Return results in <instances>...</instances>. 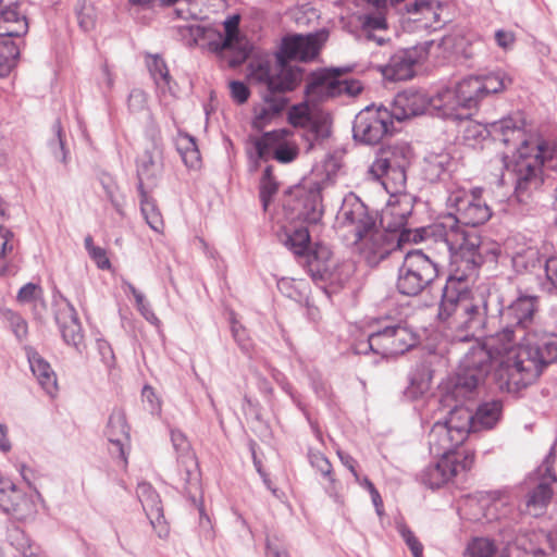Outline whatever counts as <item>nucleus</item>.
<instances>
[{
  "label": "nucleus",
  "mask_w": 557,
  "mask_h": 557,
  "mask_svg": "<svg viewBox=\"0 0 557 557\" xmlns=\"http://www.w3.org/2000/svg\"><path fill=\"white\" fill-rule=\"evenodd\" d=\"M446 207L451 211L432 225L423 227L426 243L434 245L438 253L460 257L473 268L484 263L487 253H492L495 259L499 245L482 242L475 231L468 228L482 225L492 216L481 191L455 188L448 194Z\"/></svg>",
  "instance_id": "nucleus-1"
},
{
  "label": "nucleus",
  "mask_w": 557,
  "mask_h": 557,
  "mask_svg": "<svg viewBox=\"0 0 557 557\" xmlns=\"http://www.w3.org/2000/svg\"><path fill=\"white\" fill-rule=\"evenodd\" d=\"M488 136L508 149L503 159L511 158L507 169L515 174L519 201H524L532 190L541 186L544 166L557 170V144L527 138L521 120L507 116L487 124L470 121L462 132L463 141L471 147Z\"/></svg>",
  "instance_id": "nucleus-2"
},
{
  "label": "nucleus",
  "mask_w": 557,
  "mask_h": 557,
  "mask_svg": "<svg viewBox=\"0 0 557 557\" xmlns=\"http://www.w3.org/2000/svg\"><path fill=\"white\" fill-rule=\"evenodd\" d=\"M503 351H492L497 387L517 393L532 384L543 370L557 361V334L532 330L510 343Z\"/></svg>",
  "instance_id": "nucleus-3"
},
{
  "label": "nucleus",
  "mask_w": 557,
  "mask_h": 557,
  "mask_svg": "<svg viewBox=\"0 0 557 557\" xmlns=\"http://www.w3.org/2000/svg\"><path fill=\"white\" fill-rule=\"evenodd\" d=\"M537 297L520 296L500 311L502 330L490 336L485 345L475 344L461 359L457 392H469L475 387L492 369V351H503L517 337L535 330Z\"/></svg>",
  "instance_id": "nucleus-4"
},
{
  "label": "nucleus",
  "mask_w": 557,
  "mask_h": 557,
  "mask_svg": "<svg viewBox=\"0 0 557 557\" xmlns=\"http://www.w3.org/2000/svg\"><path fill=\"white\" fill-rule=\"evenodd\" d=\"M324 33L293 35L282 40L274 59L258 58L248 65V78L252 84L268 87L271 91H293L304 78V71L288 64L289 60L310 61L317 57L325 40Z\"/></svg>",
  "instance_id": "nucleus-5"
},
{
  "label": "nucleus",
  "mask_w": 557,
  "mask_h": 557,
  "mask_svg": "<svg viewBox=\"0 0 557 557\" xmlns=\"http://www.w3.org/2000/svg\"><path fill=\"white\" fill-rule=\"evenodd\" d=\"M438 317L453 319L451 324L461 332L459 342L481 336L487 323V300L484 295H471L463 276L450 275L442 290Z\"/></svg>",
  "instance_id": "nucleus-6"
},
{
  "label": "nucleus",
  "mask_w": 557,
  "mask_h": 557,
  "mask_svg": "<svg viewBox=\"0 0 557 557\" xmlns=\"http://www.w3.org/2000/svg\"><path fill=\"white\" fill-rule=\"evenodd\" d=\"M484 99L480 76L470 75L459 81L455 86L445 87L434 95L433 107L437 117L451 121H462L476 110Z\"/></svg>",
  "instance_id": "nucleus-7"
},
{
  "label": "nucleus",
  "mask_w": 557,
  "mask_h": 557,
  "mask_svg": "<svg viewBox=\"0 0 557 557\" xmlns=\"http://www.w3.org/2000/svg\"><path fill=\"white\" fill-rule=\"evenodd\" d=\"M411 158V148L405 143L383 147L371 164L369 174L380 181L388 194L403 193L406 189V170Z\"/></svg>",
  "instance_id": "nucleus-8"
},
{
  "label": "nucleus",
  "mask_w": 557,
  "mask_h": 557,
  "mask_svg": "<svg viewBox=\"0 0 557 557\" xmlns=\"http://www.w3.org/2000/svg\"><path fill=\"white\" fill-rule=\"evenodd\" d=\"M18 7L20 0H0V77L11 73L20 55V47L12 38L28 32V22Z\"/></svg>",
  "instance_id": "nucleus-9"
},
{
  "label": "nucleus",
  "mask_w": 557,
  "mask_h": 557,
  "mask_svg": "<svg viewBox=\"0 0 557 557\" xmlns=\"http://www.w3.org/2000/svg\"><path fill=\"white\" fill-rule=\"evenodd\" d=\"M424 228L404 230L400 234L388 233L375 225L356 244L360 255L371 267L379 264L405 243L426 242Z\"/></svg>",
  "instance_id": "nucleus-10"
},
{
  "label": "nucleus",
  "mask_w": 557,
  "mask_h": 557,
  "mask_svg": "<svg viewBox=\"0 0 557 557\" xmlns=\"http://www.w3.org/2000/svg\"><path fill=\"white\" fill-rule=\"evenodd\" d=\"M437 263L420 249L406 253L398 269L396 287L406 296H418L437 277Z\"/></svg>",
  "instance_id": "nucleus-11"
},
{
  "label": "nucleus",
  "mask_w": 557,
  "mask_h": 557,
  "mask_svg": "<svg viewBox=\"0 0 557 557\" xmlns=\"http://www.w3.org/2000/svg\"><path fill=\"white\" fill-rule=\"evenodd\" d=\"M345 72L343 67H330L311 73L305 88L306 99L315 104L342 95H359L361 83L357 79H343Z\"/></svg>",
  "instance_id": "nucleus-12"
},
{
  "label": "nucleus",
  "mask_w": 557,
  "mask_h": 557,
  "mask_svg": "<svg viewBox=\"0 0 557 557\" xmlns=\"http://www.w3.org/2000/svg\"><path fill=\"white\" fill-rule=\"evenodd\" d=\"M338 231L348 244H357L376 225V216L354 194L346 196L337 213Z\"/></svg>",
  "instance_id": "nucleus-13"
},
{
  "label": "nucleus",
  "mask_w": 557,
  "mask_h": 557,
  "mask_svg": "<svg viewBox=\"0 0 557 557\" xmlns=\"http://www.w3.org/2000/svg\"><path fill=\"white\" fill-rule=\"evenodd\" d=\"M289 135L290 132L287 129H276L255 138L252 140L256 153L255 166H258L259 161H268L270 158L283 164L295 161L299 154V147L294 140L287 138Z\"/></svg>",
  "instance_id": "nucleus-14"
},
{
  "label": "nucleus",
  "mask_w": 557,
  "mask_h": 557,
  "mask_svg": "<svg viewBox=\"0 0 557 557\" xmlns=\"http://www.w3.org/2000/svg\"><path fill=\"white\" fill-rule=\"evenodd\" d=\"M392 125V117L387 109L367 107L355 117L354 138L366 145H375L388 133Z\"/></svg>",
  "instance_id": "nucleus-15"
},
{
  "label": "nucleus",
  "mask_w": 557,
  "mask_h": 557,
  "mask_svg": "<svg viewBox=\"0 0 557 557\" xmlns=\"http://www.w3.org/2000/svg\"><path fill=\"white\" fill-rule=\"evenodd\" d=\"M238 16H231L224 22L225 35L198 24L180 26L183 36L190 37L188 45H198L200 40L207 39L208 47L213 52L231 50L238 39Z\"/></svg>",
  "instance_id": "nucleus-16"
},
{
  "label": "nucleus",
  "mask_w": 557,
  "mask_h": 557,
  "mask_svg": "<svg viewBox=\"0 0 557 557\" xmlns=\"http://www.w3.org/2000/svg\"><path fill=\"white\" fill-rule=\"evenodd\" d=\"M369 347L383 357L406 352L417 344L416 334L404 325H391L369 336Z\"/></svg>",
  "instance_id": "nucleus-17"
},
{
  "label": "nucleus",
  "mask_w": 557,
  "mask_h": 557,
  "mask_svg": "<svg viewBox=\"0 0 557 557\" xmlns=\"http://www.w3.org/2000/svg\"><path fill=\"white\" fill-rule=\"evenodd\" d=\"M461 373V363L459 364L458 372L456 374L455 383L450 392H448L444 397L443 401L450 406V401L455 400L456 405L449 410V416L443 422L449 426L453 431H458L461 433L462 438L466 441L470 431L475 432V426L473 422V412L471 409L462 406V401L467 398H470L472 393L478 388V386L484 381V379L471 391L469 392H457V381L458 376Z\"/></svg>",
  "instance_id": "nucleus-18"
},
{
  "label": "nucleus",
  "mask_w": 557,
  "mask_h": 557,
  "mask_svg": "<svg viewBox=\"0 0 557 557\" xmlns=\"http://www.w3.org/2000/svg\"><path fill=\"white\" fill-rule=\"evenodd\" d=\"M0 508L16 520H27L35 516L36 505L25 492L0 474Z\"/></svg>",
  "instance_id": "nucleus-19"
},
{
  "label": "nucleus",
  "mask_w": 557,
  "mask_h": 557,
  "mask_svg": "<svg viewBox=\"0 0 557 557\" xmlns=\"http://www.w3.org/2000/svg\"><path fill=\"white\" fill-rule=\"evenodd\" d=\"M473 460V455H465L463 459L441 457L436 463L424 469L421 474V481L431 488H438L460 471L469 470L472 467Z\"/></svg>",
  "instance_id": "nucleus-20"
},
{
  "label": "nucleus",
  "mask_w": 557,
  "mask_h": 557,
  "mask_svg": "<svg viewBox=\"0 0 557 557\" xmlns=\"http://www.w3.org/2000/svg\"><path fill=\"white\" fill-rule=\"evenodd\" d=\"M433 100L434 96L428 97L421 91L407 90L399 92L393 101L392 110L389 111L391 117L403 121L425 112L437 116L436 109L433 107Z\"/></svg>",
  "instance_id": "nucleus-21"
},
{
  "label": "nucleus",
  "mask_w": 557,
  "mask_h": 557,
  "mask_svg": "<svg viewBox=\"0 0 557 557\" xmlns=\"http://www.w3.org/2000/svg\"><path fill=\"white\" fill-rule=\"evenodd\" d=\"M463 442L462 432L453 431L442 421L435 422L429 434L430 450L437 457L461 459L465 455H471L470 453L456 450Z\"/></svg>",
  "instance_id": "nucleus-22"
},
{
  "label": "nucleus",
  "mask_w": 557,
  "mask_h": 557,
  "mask_svg": "<svg viewBox=\"0 0 557 557\" xmlns=\"http://www.w3.org/2000/svg\"><path fill=\"white\" fill-rule=\"evenodd\" d=\"M173 447L178 453V467L182 481V488L189 493L190 487L198 484V461L196 455L190 448L186 436L180 431L171 432Z\"/></svg>",
  "instance_id": "nucleus-23"
},
{
  "label": "nucleus",
  "mask_w": 557,
  "mask_h": 557,
  "mask_svg": "<svg viewBox=\"0 0 557 557\" xmlns=\"http://www.w3.org/2000/svg\"><path fill=\"white\" fill-rule=\"evenodd\" d=\"M413 209L411 198L403 193L391 194V199L381 215V225L388 233L400 234L406 227L407 220Z\"/></svg>",
  "instance_id": "nucleus-24"
},
{
  "label": "nucleus",
  "mask_w": 557,
  "mask_h": 557,
  "mask_svg": "<svg viewBox=\"0 0 557 557\" xmlns=\"http://www.w3.org/2000/svg\"><path fill=\"white\" fill-rule=\"evenodd\" d=\"M138 191L153 188L163 170L161 150L153 146L137 157Z\"/></svg>",
  "instance_id": "nucleus-25"
},
{
  "label": "nucleus",
  "mask_w": 557,
  "mask_h": 557,
  "mask_svg": "<svg viewBox=\"0 0 557 557\" xmlns=\"http://www.w3.org/2000/svg\"><path fill=\"white\" fill-rule=\"evenodd\" d=\"M500 255L508 257L517 271L528 269V267L533 264L537 259L536 248L529 246L518 236L508 237L504 242L503 248L499 247V252L495 259H493L492 253L485 255L484 262L487 260L491 262L497 261Z\"/></svg>",
  "instance_id": "nucleus-26"
},
{
  "label": "nucleus",
  "mask_w": 557,
  "mask_h": 557,
  "mask_svg": "<svg viewBox=\"0 0 557 557\" xmlns=\"http://www.w3.org/2000/svg\"><path fill=\"white\" fill-rule=\"evenodd\" d=\"M267 94L263 96V103L255 108L252 119V127L262 131L274 119L280 116L287 104V99L276 94H285L286 91H271L268 87Z\"/></svg>",
  "instance_id": "nucleus-27"
},
{
  "label": "nucleus",
  "mask_w": 557,
  "mask_h": 557,
  "mask_svg": "<svg viewBox=\"0 0 557 557\" xmlns=\"http://www.w3.org/2000/svg\"><path fill=\"white\" fill-rule=\"evenodd\" d=\"M26 355L30 370L34 376L37 379L39 385L49 396L53 397L58 391V382L57 375L51 369V366L30 347L26 348Z\"/></svg>",
  "instance_id": "nucleus-28"
},
{
  "label": "nucleus",
  "mask_w": 557,
  "mask_h": 557,
  "mask_svg": "<svg viewBox=\"0 0 557 557\" xmlns=\"http://www.w3.org/2000/svg\"><path fill=\"white\" fill-rule=\"evenodd\" d=\"M306 267L313 278H330L335 267L330 248L317 245L314 250L306 255Z\"/></svg>",
  "instance_id": "nucleus-29"
},
{
  "label": "nucleus",
  "mask_w": 557,
  "mask_h": 557,
  "mask_svg": "<svg viewBox=\"0 0 557 557\" xmlns=\"http://www.w3.org/2000/svg\"><path fill=\"white\" fill-rule=\"evenodd\" d=\"M63 339L69 345L79 347L84 335L74 307L67 302L64 309H60L55 315Z\"/></svg>",
  "instance_id": "nucleus-30"
},
{
  "label": "nucleus",
  "mask_w": 557,
  "mask_h": 557,
  "mask_svg": "<svg viewBox=\"0 0 557 557\" xmlns=\"http://www.w3.org/2000/svg\"><path fill=\"white\" fill-rule=\"evenodd\" d=\"M294 209L297 218L310 224L317 223L322 216L320 191L299 189Z\"/></svg>",
  "instance_id": "nucleus-31"
},
{
  "label": "nucleus",
  "mask_w": 557,
  "mask_h": 557,
  "mask_svg": "<svg viewBox=\"0 0 557 557\" xmlns=\"http://www.w3.org/2000/svg\"><path fill=\"white\" fill-rule=\"evenodd\" d=\"M414 61L406 51L391 57L389 62L381 67L384 78L393 82L407 81L413 76Z\"/></svg>",
  "instance_id": "nucleus-32"
},
{
  "label": "nucleus",
  "mask_w": 557,
  "mask_h": 557,
  "mask_svg": "<svg viewBox=\"0 0 557 557\" xmlns=\"http://www.w3.org/2000/svg\"><path fill=\"white\" fill-rule=\"evenodd\" d=\"M106 435L109 442L116 446L121 456H124V441H127L129 435L126 416L122 409H114L110 414Z\"/></svg>",
  "instance_id": "nucleus-33"
},
{
  "label": "nucleus",
  "mask_w": 557,
  "mask_h": 557,
  "mask_svg": "<svg viewBox=\"0 0 557 557\" xmlns=\"http://www.w3.org/2000/svg\"><path fill=\"white\" fill-rule=\"evenodd\" d=\"M554 490L545 478H541L536 486L527 496L525 510L531 516H540L549 504Z\"/></svg>",
  "instance_id": "nucleus-34"
},
{
  "label": "nucleus",
  "mask_w": 557,
  "mask_h": 557,
  "mask_svg": "<svg viewBox=\"0 0 557 557\" xmlns=\"http://www.w3.org/2000/svg\"><path fill=\"white\" fill-rule=\"evenodd\" d=\"M503 404L499 400H491L480 405L473 414L475 432L479 428L492 429L500 419Z\"/></svg>",
  "instance_id": "nucleus-35"
},
{
  "label": "nucleus",
  "mask_w": 557,
  "mask_h": 557,
  "mask_svg": "<svg viewBox=\"0 0 557 557\" xmlns=\"http://www.w3.org/2000/svg\"><path fill=\"white\" fill-rule=\"evenodd\" d=\"M441 5L431 0H416L412 4L407 5V11L412 14H419L420 17L414 21L423 22L424 27L436 28L440 23Z\"/></svg>",
  "instance_id": "nucleus-36"
},
{
  "label": "nucleus",
  "mask_w": 557,
  "mask_h": 557,
  "mask_svg": "<svg viewBox=\"0 0 557 557\" xmlns=\"http://www.w3.org/2000/svg\"><path fill=\"white\" fill-rule=\"evenodd\" d=\"M482 506H486L484 516L492 520L507 517L509 513L508 507L513 505V499L507 493L493 492L488 499H482Z\"/></svg>",
  "instance_id": "nucleus-37"
},
{
  "label": "nucleus",
  "mask_w": 557,
  "mask_h": 557,
  "mask_svg": "<svg viewBox=\"0 0 557 557\" xmlns=\"http://www.w3.org/2000/svg\"><path fill=\"white\" fill-rule=\"evenodd\" d=\"M140 211L146 223L157 233H163L164 222L154 200L148 195L147 190L139 191Z\"/></svg>",
  "instance_id": "nucleus-38"
},
{
  "label": "nucleus",
  "mask_w": 557,
  "mask_h": 557,
  "mask_svg": "<svg viewBox=\"0 0 557 557\" xmlns=\"http://www.w3.org/2000/svg\"><path fill=\"white\" fill-rule=\"evenodd\" d=\"M479 76L484 98L504 91L512 83V79L504 71H494Z\"/></svg>",
  "instance_id": "nucleus-39"
},
{
  "label": "nucleus",
  "mask_w": 557,
  "mask_h": 557,
  "mask_svg": "<svg viewBox=\"0 0 557 557\" xmlns=\"http://www.w3.org/2000/svg\"><path fill=\"white\" fill-rule=\"evenodd\" d=\"M497 547L495 543L486 537H475L468 543L463 557H496Z\"/></svg>",
  "instance_id": "nucleus-40"
},
{
  "label": "nucleus",
  "mask_w": 557,
  "mask_h": 557,
  "mask_svg": "<svg viewBox=\"0 0 557 557\" xmlns=\"http://www.w3.org/2000/svg\"><path fill=\"white\" fill-rule=\"evenodd\" d=\"M450 158L446 153L430 154L424 159L423 171L430 181H435L446 172Z\"/></svg>",
  "instance_id": "nucleus-41"
},
{
  "label": "nucleus",
  "mask_w": 557,
  "mask_h": 557,
  "mask_svg": "<svg viewBox=\"0 0 557 557\" xmlns=\"http://www.w3.org/2000/svg\"><path fill=\"white\" fill-rule=\"evenodd\" d=\"M310 240V235L307 228L299 227L296 228L292 234H286L284 244L288 247L295 255L305 256V252L308 250V245Z\"/></svg>",
  "instance_id": "nucleus-42"
},
{
  "label": "nucleus",
  "mask_w": 557,
  "mask_h": 557,
  "mask_svg": "<svg viewBox=\"0 0 557 557\" xmlns=\"http://www.w3.org/2000/svg\"><path fill=\"white\" fill-rule=\"evenodd\" d=\"M272 165L265 168L260 182V199L264 210H267L272 197L278 189V184L272 174Z\"/></svg>",
  "instance_id": "nucleus-43"
},
{
  "label": "nucleus",
  "mask_w": 557,
  "mask_h": 557,
  "mask_svg": "<svg viewBox=\"0 0 557 557\" xmlns=\"http://www.w3.org/2000/svg\"><path fill=\"white\" fill-rule=\"evenodd\" d=\"M310 101L306 99V101L293 106L288 110V122L294 127H307L311 124V110L309 107Z\"/></svg>",
  "instance_id": "nucleus-44"
},
{
  "label": "nucleus",
  "mask_w": 557,
  "mask_h": 557,
  "mask_svg": "<svg viewBox=\"0 0 557 557\" xmlns=\"http://www.w3.org/2000/svg\"><path fill=\"white\" fill-rule=\"evenodd\" d=\"M1 317L3 321L11 327L12 332L20 342L26 339L28 334V326L25 319H23L18 313L12 311L11 309L2 310Z\"/></svg>",
  "instance_id": "nucleus-45"
},
{
  "label": "nucleus",
  "mask_w": 557,
  "mask_h": 557,
  "mask_svg": "<svg viewBox=\"0 0 557 557\" xmlns=\"http://www.w3.org/2000/svg\"><path fill=\"white\" fill-rule=\"evenodd\" d=\"M75 11L78 24L85 32H88L95 27L96 11L90 3H88L86 0H79Z\"/></svg>",
  "instance_id": "nucleus-46"
},
{
  "label": "nucleus",
  "mask_w": 557,
  "mask_h": 557,
  "mask_svg": "<svg viewBox=\"0 0 557 557\" xmlns=\"http://www.w3.org/2000/svg\"><path fill=\"white\" fill-rule=\"evenodd\" d=\"M149 71L157 85H163L170 87V74L165 62L154 55L148 61Z\"/></svg>",
  "instance_id": "nucleus-47"
},
{
  "label": "nucleus",
  "mask_w": 557,
  "mask_h": 557,
  "mask_svg": "<svg viewBox=\"0 0 557 557\" xmlns=\"http://www.w3.org/2000/svg\"><path fill=\"white\" fill-rule=\"evenodd\" d=\"M137 496L145 511L149 510L150 508H153V512H156L157 507L161 505L158 494L148 483L138 484Z\"/></svg>",
  "instance_id": "nucleus-48"
},
{
  "label": "nucleus",
  "mask_w": 557,
  "mask_h": 557,
  "mask_svg": "<svg viewBox=\"0 0 557 557\" xmlns=\"http://www.w3.org/2000/svg\"><path fill=\"white\" fill-rule=\"evenodd\" d=\"M186 146L181 149L184 163L190 169L200 166V153L193 137L186 136Z\"/></svg>",
  "instance_id": "nucleus-49"
},
{
  "label": "nucleus",
  "mask_w": 557,
  "mask_h": 557,
  "mask_svg": "<svg viewBox=\"0 0 557 557\" xmlns=\"http://www.w3.org/2000/svg\"><path fill=\"white\" fill-rule=\"evenodd\" d=\"M148 519L159 537H165L169 534V528L164 521L163 510L161 505L157 507V511L153 512V508L146 511Z\"/></svg>",
  "instance_id": "nucleus-50"
},
{
  "label": "nucleus",
  "mask_w": 557,
  "mask_h": 557,
  "mask_svg": "<svg viewBox=\"0 0 557 557\" xmlns=\"http://www.w3.org/2000/svg\"><path fill=\"white\" fill-rule=\"evenodd\" d=\"M309 460H310V463L313 468H315L318 471H320V473L325 476V478H329L330 481H333L332 479V466L329 461V459L321 453L319 451H313V450H310L309 451Z\"/></svg>",
  "instance_id": "nucleus-51"
},
{
  "label": "nucleus",
  "mask_w": 557,
  "mask_h": 557,
  "mask_svg": "<svg viewBox=\"0 0 557 557\" xmlns=\"http://www.w3.org/2000/svg\"><path fill=\"white\" fill-rule=\"evenodd\" d=\"M398 531L404 541L406 542V544L408 545V547L410 548L413 557H422L423 547L419 540L413 534V532L405 524H400L398 527Z\"/></svg>",
  "instance_id": "nucleus-52"
},
{
  "label": "nucleus",
  "mask_w": 557,
  "mask_h": 557,
  "mask_svg": "<svg viewBox=\"0 0 557 557\" xmlns=\"http://www.w3.org/2000/svg\"><path fill=\"white\" fill-rule=\"evenodd\" d=\"M12 249V234L8 230L0 226V275H2L7 270L4 257L7 252L11 251Z\"/></svg>",
  "instance_id": "nucleus-53"
},
{
  "label": "nucleus",
  "mask_w": 557,
  "mask_h": 557,
  "mask_svg": "<svg viewBox=\"0 0 557 557\" xmlns=\"http://www.w3.org/2000/svg\"><path fill=\"white\" fill-rule=\"evenodd\" d=\"M54 132V139L50 143V147L54 152L57 159L65 162L66 154L64 152V143L62 139V127L60 121H55L52 125Z\"/></svg>",
  "instance_id": "nucleus-54"
},
{
  "label": "nucleus",
  "mask_w": 557,
  "mask_h": 557,
  "mask_svg": "<svg viewBox=\"0 0 557 557\" xmlns=\"http://www.w3.org/2000/svg\"><path fill=\"white\" fill-rule=\"evenodd\" d=\"M539 472L542 478L553 484H557V459L555 456L549 455L543 465L540 467Z\"/></svg>",
  "instance_id": "nucleus-55"
},
{
  "label": "nucleus",
  "mask_w": 557,
  "mask_h": 557,
  "mask_svg": "<svg viewBox=\"0 0 557 557\" xmlns=\"http://www.w3.org/2000/svg\"><path fill=\"white\" fill-rule=\"evenodd\" d=\"M128 109L132 112H140L146 108L147 95L141 89H133L128 96Z\"/></svg>",
  "instance_id": "nucleus-56"
},
{
  "label": "nucleus",
  "mask_w": 557,
  "mask_h": 557,
  "mask_svg": "<svg viewBox=\"0 0 557 557\" xmlns=\"http://www.w3.org/2000/svg\"><path fill=\"white\" fill-rule=\"evenodd\" d=\"M231 96L239 104L245 103L250 95L248 87L239 81L230 83Z\"/></svg>",
  "instance_id": "nucleus-57"
},
{
  "label": "nucleus",
  "mask_w": 557,
  "mask_h": 557,
  "mask_svg": "<svg viewBox=\"0 0 557 557\" xmlns=\"http://www.w3.org/2000/svg\"><path fill=\"white\" fill-rule=\"evenodd\" d=\"M410 379L414 380L416 382L426 383L430 387L432 380V370L430 364L428 362H421L417 364L416 369L410 375Z\"/></svg>",
  "instance_id": "nucleus-58"
},
{
  "label": "nucleus",
  "mask_w": 557,
  "mask_h": 557,
  "mask_svg": "<svg viewBox=\"0 0 557 557\" xmlns=\"http://www.w3.org/2000/svg\"><path fill=\"white\" fill-rule=\"evenodd\" d=\"M362 32H386V21L383 16H367L363 23Z\"/></svg>",
  "instance_id": "nucleus-59"
},
{
  "label": "nucleus",
  "mask_w": 557,
  "mask_h": 557,
  "mask_svg": "<svg viewBox=\"0 0 557 557\" xmlns=\"http://www.w3.org/2000/svg\"><path fill=\"white\" fill-rule=\"evenodd\" d=\"M430 387L426 383L416 382L410 379L409 386L405 391V395L409 399H418L429 392Z\"/></svg>",
  "instance_id": "nucleus-60"
},
{
  "label": "nucleus",
  "mask_w": 557,
  "mask_h": 557,
  "mask_svg": "<svg viewBox=\"0 0 557 557\" xmlns=\"http://www.w3.org/2000/svg\"><path fill=\"white\" fill-rule=\"evenodd\" d=\"M40 287L33 283H27L24 285L17 294V299L21 302H29L32 300H35L39 294H40Z\"/></svg>",
  "instance_id": "nucleus-61"
},
{
  "label": "nucleus",
  "mask_w": 557,
  "mask_h": 557,
  "mask_svg": "<svg viewBox=\"0 0 557 557\" xmlns=\"http://www.w3.org/2000/svg\"><path fill=\"white\" fill-rule=\"evenodd\" d=\"M495 40L499 48L508 50L512 48L516 41V36L510 30L498 29L495 33Z\"/></svg>",
  "instance_id": "nucleus-62"
},
{
  "label": "nucleus",
  "mask_w": 557,
  "mask_h": 557,
  "mask_svg": "<svg viewBox=\"0 0 557 557\" xmlns=\"http://www.w3.org/2000/svg\"><path fill=\"white\" fill-rule=\"evenodd\" d=\"M143 398L149 404V410L151 413H159L161 411V403L152 387L145 386L143 388Z\"/></svg>",
  "instance_id": "nucleus-63"
},
{
  "label": "nucleus",
  "mask_w": 557,
  "mask_h": 557,
  "mask_svg": "<svg viewBox=\"0 0 557 557\" xmlns=\"http://www.w3.org/2000/svg\"><path fill=\"white\" fill-rule=\"evenodd\" d=\"M545 273L548 282L557 293V257H552L546 260Z\"/></svg>",
  "instance_id": "nucleus-64"
}]
</instances>
